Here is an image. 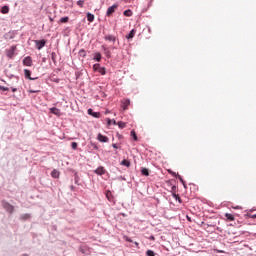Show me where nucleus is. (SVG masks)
<instances>
[{"label": "nucleus", "mask_w": 256, "mask_h": 256, "mask_svg": "<svg viewBox=\"0 0 256 256\" xmlns=\"http://www.w3.org/2000/svg\"><path fill=\"white\" fill-rule=\"evenodd\" d=\"M135 37V30H131L130 33L126 36V39H133Z\"/></svg>", "instance_id": "obj_16"}, {"label": "nucleus", "mask_w": 256, "mask_h": 256, "mask_svg": "<svg viewBox=\"0 0 256 256\" xmlns=\"http://www.w3.org/2000/svg\"><path fill=\"white\" fill-rule=\"evenodd\" d=\"M104 51H105L106 57H108V59L111 58V51L107 50V48H104Z\"/></svg>", "instance_id": "obj_25"}, {"label": "nucleus", "mask_w": 256, "mask_h": 256, "mask_svg": "<svg viewBox=\"0 0 256 256\" xmlns=\"http://www.w3.org/2000/svg\"><path fill=\"white\" fill-rule=\"evenodd\" d=\"M52 59H55V53H52Z\"/></svg>", "instance_id": "obj_43"}, {"label": "nucleus", "mask_w": 256, "mask_h": 256, "mask_svg": "<svg viewBox=\"0 0 256 256\" xmlns=\"http://www.w3.org/2000/svg\"><path fill=\"white\" fill-rule=\"evenodd\" d=\"M99 68H101L100 64H94L95 71H99Z\"/></svg>", "instance_id": "obj_32"}, {"label": "nucleus", "mask_w": 256, "mask_h": 256, "mask_svg": "<svg viewBox=\"0 0 256 256\" xmlns=\"http://www.w3.org/2000/svg\"><path fill=\"white\" fill-rule=\"evenodd\" d=\"M118 127L120 128V129H125V127H127V123H125V122H118Z\"/></svg>", "instance_id": "obj_20"}, {"label": "nucleus", "mask_w": 256, "mask_h": 256, "mask_svg": "<svg viewBox=\"0 0 256 256\" xmlns=\"http://www.w3.org/2000/svg\"><path fill=\"white\" fill-rule=\"evenodd\" d=\"M141 173H142V175H144L145 177H149V169H147V168H142V169H141Z\"/></svg>", "instance_id": "obj_15"}, {"label": "nucleus", "mask_w": 256, "mask_h": 256, "mask_svg": "<svg viewBox=\"0 0 256 256\" xmlns=\"http://www.w3.org/2000/svg\"><path fill=\"white\" fill-rule=\"evenodd\" d=\"M225 217L228 221H235V216L233 214L226 213Z\"/></svg>", "instance_id": "obj_13"}, {"label": "nucleus", "mask_w": 256, "mask_h": 256, "mask_svg": "<svg viewBox=\"0 0 256 256\" xmlns=\"http://www.w3.org/2000/svg\"><path fill=\"white\" fill-rule=\"evenodd\" d=\"M106 197H107L108 201H111V191L106 192Z\"/></svg>", "instance_id": "obj_29"}, {"label": "nucleus", "mask_w": 256, "mask_h": 256, "mask_svg": "<svg viewBox=\"0 0 256 256\" xmlns=\"http://www.w3.org/2000/svg\"><path fill=\"white\" fill-rule=\"evenodd\" d=\"M134 244L136 245V247L139 248V243L138 242H134Z\"/></svg>", "instance_id": "obj_42"}, {"label": "nucleus", "mask_w": 256, "mask_h": 256, "mask_svg": "<svg viewBox=\"0 0 256 256\" xmlns=\"http://www.w3.org/2000/svg\"><path fill=\"white\" fill-rule=\"evenodd\" d=\"M77 5H78V7H83V5H85V0H79L77 2Z\"/></svg>", "instance_id": "obj_27"}, {"label": "nucleus", "mask_w": 256, "mask_h": 256, "mask_svg": "<svg viewBox=\"0 0 256 256\" xmlns=\"http://www.w3.org/2000/svg\"><path fill=\"white\" fill-rule=\"evenodd\" d=\"M125 241H127L128 243H133V240H131V238H129V236H124Z\"/></svg>", "instance_id": "obj_31"}, {"label": "nucleus", "mask_w": 256, "mask_h": 256, "mask_svg": "<svg viewBox=\"0 0 256 256\" xmlns=\"http://www.w3.org/2000/svg\"><path fill=\"white\" fill-rule=\"evenodd\" d=\"M50 21H53V18H50Z\"/></svg>", "instance_id": "obj_49"}, {"label": "nucleus", "mask_w": 256, "mask_h": 256, "mask_svg": "<svg viewBox=\"0 0 256 256\" xmlns=\"http://www.w3.org/2000/svg\"><path fill=\"white\" fill-rule=\"evenodd\" d=\"M146 255L147 256H155V252L153 250H147Z\"/></svg>", "instance_id": "obj_26"}, {"label": "nucleus", "mask_w": 256, "mask_h": 256, "mask_svg": "<svg viewBox=\"0 0 256 256\" xmlns=\"http://www.w3.org/2000/svg\"><path fill=\"white\" fill-rule=\"evenodd\" d=\"M59 175H61V173L57 169H54L51 172V177H53V179H59Z\"/></svg>", "instance_id": "obj_10"}, {"label": "nucleus", "mask_w": 256, "mask_h": 256, "mask_svg": "<svg viewBox=\"0 0 256 256\" xmlns=\"http://www.w3.org/2000/svg\"><path fill=\"white\" fill-rule=\"evenodd\" d=\"M174 198L176 199V201H179V203H181V197H179V194H174Z\"/></svg>", "instance_id": "obj_30"}, {"label": "nucleus", "mask_w": 256, "mask_h": 256, "mask_svg": "<svg viewBox=\"0 0 256 256\" xmlns=\"http://www.w3.org/2000/svg\"><path fill=\"white\" fill-rule=\"evenodd\" d=\"M96 175H105V168L103 166L98 167L95 170Z\"/></svg>", "instance_id": "obj_9"}, {"label": "nucleus", "mask_w": 256, "mask_h": 256, "mask_svg": "<svg viewBox=\"0 0 256 256\" xmlns=\"http://www.w3.org/2000/svg\"><path fill=\"white\" fill-rule=\"evenodd\" d=\"M252 219H256V214L252 216Z\"/></svg>", "instance_id": "obj_45"}, {"label": "nucleus", "mask_w": 256, "mask_h": 256, "mask_svg": "<svg viewBox=\"0 0 256 256\" xmlns=\"http://www.w3.org/2000/svg\"><path fill=\"white\" fill-rule=\"evenodd\" d=\"M59 21L60 23H69V17H62Z\"/></svg>", "instance_id": "obj_22"}, {"label": "nucleus", "mask_w": 256, "mask_h": 256, "mask_svg": "<svg viewBox=\"0 0 256 256\" xmlns=\"http://www.w3.org/2000/svg\"><path fill=\"white\" fill-rule=\"evenodd\" d=\"M129 105H131V100L130 99L122 100L121 107H122L123 111H127V109H129Z\"/></svg>", "instance_id": "obj_3"}, {"label": "nucleus", "mask_w": 256, "mask_h": 256, "mask_svg": "<svg viewBox=\"0 0 256 256\" xmlns=\"http://www.w3.org/2000/svg\"><path fill=\"white\" fill-rule=\"evenodd\" d=\"M150 239H151L152 241H155V236H151Z\"/></svg>", "instance_id": "obj_38"}, {"label": "nucleus", "mask_w": 256, "mask_h": 256, "mask_svg": "<svg viewBox=\"0 0 256 256\" xmlns=\"http://www.w3.org/2000/svg\"><path fill=\"white\" fill-rule=\"evenodd\" d=\"M0 91H9V88L0 85Z\"/></svg>", "instance_id": "obj_33"}, {"label": "nucleus", "mask_w": 256, "mask_h": 256, "mask_svg": "<svg viewBox=\"0 0 256 256\" xmlns=\"http://www.w3.org/2000/svg\"><path fill=\"white\" fill-rule=\"evenodd\" d=\"M50 113H52L53 115H56V117H61L62 113L61 110L58 108H50Z\"/></svg>", "instance_id": "obj_7"}, {"label": "nucleus", "mask_w": 256, "mask_h": 256, "mask_svg": "<svg viewBox=\"0 0 256 256\" xmlns=\"http://www.w3.org/2000/svg\"><path fill=\"white\" fill-rule=\"evenodd\" d=\"M121 165H123L124 167H130L131 166V162H129V160H122Z\"/></svg>", "instance_id": "obj_17"}, {"label": "nucleus", "mask_w": 256, "mask_h": 256, "mask_svg": "<svg viewBox=\"0 0 256 256\" xmlns=\"http://www.w3.org/2000/svg\"><path fill=\"white\" fill-rule=\"evenodd\" d=\"M1 13H3V15H7V13H9V6H3L1 8Z\"/></svg>", "instance_id": "obj_14"}, {"label": "nucleus", "mask_w": 256, "mask_h": 256, "mask_svg": "<svg viewBox=\"0 0 256 256\" xmlns=\"http://www.w3.org/2000/svg\"><path fill=\"white\" fill-rule=\"evenodd\" d=\"M24 75L26 79H30V81H33V78H31V72L27 69L24 70Z\"/></svg>", "instance_id": "obj_12"}, {"label": "nucleus", "mask_w": 256, "mask_h": 256, "mask_svg": "<svg viewBox=\"0 0 256 256\" xmlns=\"http://www.w3.org/2000/svg\"><path fill=\"white\" fill-rule=\"evenodd\" d=\"M169 173H173L171 170H168Z\"/></svg>", "instance_id": "obj_47"}, {"label": "nucleus", "mask_w": 256, "mask_h": 256, "mask_svg": "<svg viewBox=\"0 0 256 256\" xmlns=\"http://www.w3.org/2000/svg\"><path fill=\"white\" fill-rule=\"evenodd\" d=\"M17 91V88H13L12 92L15 93Z\"/></svg>", "instance_id": "obj_39"}, {"label": "nucleus", "mask_w": 256, "mask_h": 256, "mask_svg": "<svg viewBox=\"0 0 256 256\" xmlns=\"http://www.w3.org/2000/svg\"><path fill=\"white\" fill-rule=\"evenodd\" d=\"M235 209H239V206H236Z\"/></svg>", "instance_id": "obj_48"}, {"label": "nucleus", "mask_w": 256, "mask_h": 256, "mask_svg": "<svg viewBox=\"0 0 256 256\" xmlns=\"http://www.w3.org/2000/svg\"><path fill=\"white\" fill-rule=\"evenodd\" d=\"M187 220H188V221H191V217L187 216Z\"/></svg>", "instance_id": "obj_44"}, {"label": "nucleus", "mask_w": 256, "mask_h": 256, "mask_svg": "<svg viewBox=\"0 0 256 256\" xmlns=\"http://www.w3.org/2000/svg\"><path fill=\"white\" fill-rule=\"evenodd\" d=\"M113 124H114V125H117V122L114 120V121H113Z\"/></svg>", "instance_id": "obj_46"}, {"label": "nucleus", "mask_w": 256, "mask_h": 256, "mask_svg": "<svg viewBox=\"0 0 256 256\" xmlns=\"http://www.w3.org/2000/svg\"><path fill=\"white\" fill-rule=\"evenodd\" d=\"M118 7H119V6L116 5V4L110 6V7L107 9L106 16H107V17H111V15H113L114 12L117 11V8H118Z\"/></svg>", "instance_id": "obj_2"}, {"label": "nucleus", "mask_w": 256, "mask_h": 256, "mask_svg": "<svg viewBox=\"0 0 256 256\" xmlns=\"http://www.w3.org/2000/svg\"><path fill=\"white\" fill-rule=\"evenodd\" d=\"M123 15L125 17H131V15H133V12L131 10H126V11H124Z\"/></svg>", "instance_id": "obj_18"}, {"label": "nucleus", "mask_w": 256, "mask_h": 256, "mask_svg": "<svg viewBox=\"0 0 256 256\" xmlns=\"http://www.w3.org/2000/svg\"><path fill=\"white\" fill-rule=\"evenodd\" d=\"M87 21H89V23H93V21H95V15L87 13Z\"/></svg>", "instance_id": "obj_11"}, {"label": "nucleus", "mask_w": 256, "mask_h": 256, "mask_svg": "<svg viewBox=\"0 0 256 256\" xmlns=\"http://www.w3.org/2000/svg\"><path fill=\"white\" fill-rule=\"evenodd\" d=\"M92 117H95V119H101V114L99 112H93Z\"/></svg>", "instance_id": "obj_23"}, {"label": "nucleus", "mask_w": 256, "mask_h": 256, "mask_svg": "<svg viewBox=\"0 0 256 256\" xmlns=\"http://www.w3.org/2000/svg\"><path fill=\"white\" fill-rule=\"evenodd\" d=\"M97 139H98V141H100V143H108L109 142V137H107L103 134H98Z\"/></svg>", "instance_id": "obj_6"}, {"label": "nucleus", "mask_w": 256, "mask_h": 256, "mask_svg": "<svg viewBox=\"0 0 256 256\" xmlns=\"http://www.w3.org/2000/svg\"><path fill=\"white\" fill-rule=\"evenodd\" d=\"M23 65L26 67H31L33 65V59H31V56H27L23 59Z\"/></svg>", "instance_id": "obj_5"}, {"label": "nucleus", "mask_w": 256, "mask_h": 256, "mask_svg": "<svg viewBox=\"0 0 256 256\" xmlns=\"http://www.w3.org/2000/svg\"><path fill=\"white\" fill-rule=\"evenodd\" d=\"M71 147H72V149H77V147H78V144H77V142H72L71 143Z\"/></svg>", "instance_id": "obj_28"}, {"label": "nucleus", "mask_w": 256, "mask_h": 256, "mask_svg": "<svg viewBox=\"0 0 256 256\" xmlns=\"http://www.w3.org/2000/svg\"><path fill=\"white\" fill-rule=\"evenodd\" d=\"M131 137H133L134 141H137V133H135V130H132L130 132Z\"/></svg>", "instance_id": "obj_24"}, {"label": "nucleus", "mask_w": 256, "mask_h": 256, "mask_svg": "<svg viewBox=\"0 0 256 256\" xmlns=\"http://www.w3.org/2000/svg\"><path fill=\"white\" fill-rule=\"evenodd\" d=\"M11 51H12V53H13V51H15V46L11 47Z\"/></svg>", "instance_id": "obj_37"}, {"label": "nucleus", "mask_w": 256, "mask_h": 256, "mask_svg": "<svg viewBox=\"0 0 256 256\" xmlns=\"http://www.w3.org/2000/svg\"><path fill=\"white\" fill-rule=\"evenodd\" d=\"M98 73H100V75H105V73H107V71L105 70V67H100L98 69Z\"/></svg>", "instance_id": "obj_21"}, {"label": "nucleus", "mask_w": 256, "mask_h": 256, "mask_svg": "<svg viewBox=\"0 0 256 256\" xmlns=\"http://www.w3.org/2000/svg\"><path fill=\"white\" fill-rule=\"evenodd\" d=\"M94 60L95 61H101V53L97 52L95 55H94Z\"/></svg>", "instance_id": "obj_19"}, {"label": "nucleus", "mask_w": 256, "mask_h": 256, "mask_svg": "<svg viewBox=\"0 0 256 256\" xmlns=\"http://www.w3.org/2000/svg\"><path fill=\"white\" fill-rule=\"evenodd\" d=\"M10 55H13V52H10Z\"/></svg>", "instance_id": "obj_50"}, {"label": "nucleus", "mask_w": 256, "mask_h": 256, "mask_svg": "<svg viewBox=\"0 0 256 256\" xmlns=\"http://www.w3.org/2000/svg\"><path fill=\"white\" fill-rule=\"evenodd\" d=\"M177 179H179L181 181V183H183V185H185V180H183L181 175H177Z\"/></svg>", "instance_id": "obj_34"}, {"label": "nucleus", "mask_w": 256, "mask_h": 256, "mask_svg": "<svg viewBox=\"0 0 256 256\" xmlns=\"http://www.w3.org/2000/svg\"><path fill=\"white\" fill-rule=\"evenodd\" d=\"M93 113H94V112H93V109H91V108L88 109V115H93Z\"/></svg>", "instance_id": "obj_35"}, {"label": "nucleus", "mask_w": 256, "mask_h": 256, "mask_svg": "<svg viewBox=\"0 0 256 256\" xmlns=\"http://www.w3.org/2000/svg\"><path fill=\"white\" fill-rule=\"evenodd\" d=\"M34 43L36 45V49H38V51H41V49H43L45 47L47 41H45V40H35Z\"/></svg>", "instance_id": "obj_1"}, {"label": "nucleus", "mask_w": 256, "mask_h": 256, "mask_svg": "<svg viewBox=\"0 0 256 256\" xmlns=\"http://www.w3.org/2000/svg\"><path fill=\"white\" fill-rule=\"evenodd\" d=\"M2 205L8 213H13L15 208L13 207V205L9 204V202H2Z\"/></svg>", "instance_id": "obj_4"}, {"label": "nucleus", "mask_w": 256, "mask_h": 256, "mask_svg": "<svg viewBox=\"0 0 256 256\" xmlns=\"http://www.w3.org/2000/svg\"><path fill=\"white\" fill-rule=\"evenodd\" d=\"M105 41H109L110 43H115L117 38L114 35L108 34L104 37Z\"/></svg>", "instance_id": "obj_8"}, {"label": "nucleus", "mask_w": 256, "mask_h": 256, "mask_svg": "<svg viewBox=\"0 0 256 256\" xmlns=\"http://www.w3.org/2000/svg\"><path fill=\"white\" fill-rule=\"evenodd\" d=\"M28 93H39L38 90H29Z\"/></svg>", "instance_id": "obj_36"}, {"label": "nucleus", "mask_w": 256, "mask_h": 256, "mask_svg": "<svg viewBox=\"0 0 256 256\" xmlns=\"http://www.w3.org/2000/svg\"><path fill=\"white\" fill-rule=\"evenodd\" d=\"M107 123L108 125H111V119H108Z\"/></svg>", "instance_id": "obj_40"}, {"label": "nucleus", "mask_w": 256, "mask_h": 256, "mask_svg": "<svg viewBox=\"0 0 256 256\" xmlns=\"http://www.w3.org/2000/svg\"><path fill=\"white\" fill-rule=\"evenodd\" d=\"M112 147H114V149H117V144H113Z\"/></svg>", "instance_id": "obj_41"}]
</instances>
